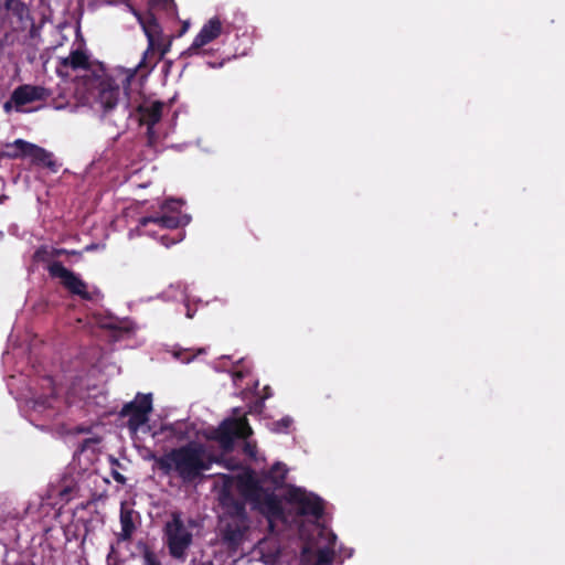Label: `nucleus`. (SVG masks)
I'll use <instances>...</instances> for the list:
<instances>
[{"instance_id":"obj_20","label":"nucleus","mask_w":565,"mask_h":565,"mask_svg":"<svg viewBox=\"0 0 565 565\" xmlns=\"http://www.w3.org/2000/svg\"><path fill=\"white\" fill-rule=\"evenodd\" d=\"M19 142H26L23 139H17L13 142L4 143L0 149V158L17 159L20 157H26L28 149L24 146L18 145Z\"/></svg>"},{"instance_id":"obj_4","label":"nucleus","mask_w":565,"mask_h":565,"mask_svg":"<svg viewBox=\"0 0 565 565\" xmlns=\"http://www.w3.org/2000/svg\"><path fill=\"white\" fill-rule=\"evenodd\" d=\"M253 434L246 417L224 419L214 430L212 439L218 443L220 447L230 451L234 447L235 439H246Z\"/></svg>"},{"instance_id":"obj_19","label":"nucleus","mask_w":565,"mask_h":565,"mask_svg":"<svg viewBox=\"0 0 565 565\" xmlns=\"http://www.w3.org/2000/svg\"><path fill=\"white\" fill-rule=\"evenodd\" d=\"M288 469L285 463L276 462L265 475V479L270 481L275 488H281L285 484Z\"/></svg>"},{"instance_id":"obj_26","label":"nucleus","mask_w":565,"mask_h":565,"mask_svg":"<svg viewBox=\"0 0 565 565\" xmlns=\"http://www.w3.org/2000/svg\"><path fill=\"white\" fill-rule=\"evenodd\" d=\"M182 238H183V234L182 233H178L177 236L161 235L160 242L166 247H170V246L181 242Z\"/></svg>"},{"instance_id":"obj_34","label":"nucleus","mask_w":565,"mask_h":565,"mask_svg":"<svg viewBox=\"0 0 565 565\" xmlns=\"http://www.w3.org/2000/svg\"><path fill=\"white\" fill-rule=\"evenodd\" d=\"M335 539H337L335 535L332 534V543L335 541Z\"/></svg>"},{"instance_id":"obj_7","label":"nucleus","mask_w":565,"mask_h":565,"mask_svg":"<svg viewBox=\"0 0 565 565\" xmlns=\"http://www.w3.org/2000/svg\"><path fill=\"white\" fill-rule=\"evenodd\" d=\"M51 96V92L39 85L23 84L18 86L3 105L6 113L14 108L18 113L24 111V106L34 102H45Z\"/></svg>"},{"instance_id":"obj_1","label":"nucleus","mask_w":565,"mask_h":565,"mask_svg":"<svg viewBox=\"0 0 565 565\" xmlns=\"http://www.w3.org/2000/svg\"><path fill=\"white\" fill-rule=\"evenodd\" d=\"M152 458L163 476L177 479L185 487L201 483L212 467L205 449L196 443L171 448L161 456L152 455Z\"/></svg>"},{"instance_id":"obj_17","label":"nucleus","mask_w":565,"mask_h":565,"mask_svg":"<svg viewBox=\"0 0 565 565\" xmlns=\"http://www.w3.org/2000/svg\"><path fill=\"white\" fill-rule=\"evenodd\" d=\"M163 106V103L160 100L152 102L149 105H139L137 111L139 114L140 124L149 126V130L151 131V126H156L161 120Z\"/></svg>"},{"instance_id":"obj_16","label":"nucleus","mask_w":565,"mask_h":565,"mask_svg":"<svg viewBox=\"0 0 565 565\" xmlns=\"http://www.w3.org/2000/svg\"><path fill=\"white\" fill-rule=\"evenodd\" d=\"M140 518L139 513L134 509H129L125 502L120 507V526L121 532L118 536L119 541H130L136 531V521Z\"/></svg>"},{"instance_id":"obj_18","label":"nucleus","mask_w":565,"mask_h":565,"mask_svg":"<svg viewBox=\"0 0 565 565\" xmlns=\"http://www.w3.org/2000/svg\"><path fill=\"white\" fill-rule=\"evenodd\" d=\"M6 7L12 13V15L20 21L22 28H25L26 23H29L31 26L34 25V20L31 15L30 9L23 1L6 0Z\"/></svg>"},{"instance_id":"obj_8","label":"nucleus","mask_w":565,"mask_h":565,"mask_svg":"<svg viewBox=\"0 0 565 565\" xmlns=\"http://www.w3.org/2000/svg\"><path fill=\"white\" fill-rule=\"evenodd\" d=\"M286 499L289 503L298 505V513L301 515H311L320 519L323 515L324 507L322 500L312 493H307L303 489L290 487Z\"/></svg>"},{"instance_id":"obj_28","label":"nucleus","mask_w":565,"mask_h":565,"mask_svg":"<svg viewBox=\"0 0 565 565\" xmlns=\"http://www.w3.org/2000/svg\"><path fill=\"white\" fill-rule=\"evenodd\" d=\"M111 476L118 483L124 484L126 482V478L118 471H113Z\"/></svg>"},{"instance_id":"obj_6","label":"nucleus","mask_w":565,"mask_h":565,"mask_svg":"<svg viewBox=\"0 0 565 565\" xmlns=\"http://www.w3.org/2000/svg\"><path fill=\"white\" fill-rule=\"evenodd\" d=\"M152 412V394L138 393L134 401L126 403L119 412L120 417L128 418V428L138 430L149 420Z\"/></svg>"},{"instance_id":"obj_29","label":"nucleus","mask_w":565,"mask_h":565,"mask_svg":"<svg viewBox=\"0 0 565 565\" xmlns=\"http://www.w3.org/2000/svg\"><path fill=\"white\" fill-rule=\"evenodd\" d=\"M52 253H53V258L54 257H58L61 255H64L66 254V249H63V248H52Z\"/></svg>"},{"instance_id":"obj_21","label":"nucleus","mask_w":565,"mask_h":565,"mask_svg":"<svg viewBox=\"0 0 565 565\" xmlns=\"http://www.w3.org/2000/svg\"><path fill=\"white\" fill-rule=\"evenodd\" d=\"M222 519H239L248 521L245 504L238 500H232L231 503L227 504L226 512L224 513V516Z\"/></svg>"},{"instance_id":"obj_33","label":"nucleus","mask_w":565,"mask_h":565,"mask_svg":"<svg viewBox=\"0 0 565 565\" xmlns=\"http://www.w3.org/2000/svg\"><path fill=\"white\" fill-rule=\"evenodd\" d=\"M186 28H188V24L185 23V24L183 25V30H182V31L184 32V31L186 30Z\"/></svg>"},{"instance_id":"obj_35","label":"nucleus","mask_w":565,"mask_h":565,"mask_svg":"<svg viewBox=\"0 0 565 565\" xmlns=\"http://www.w3.org/2000/svg\"><path fill=\"white\" fill-rule=\"evenodd\" d=\"M29 565H38V564H35L34 562H31Z\"/></svg>"},{"instance_id":"obj_15","label":"nucleus","mask_w":565,"mask_h":565,"mask_svg":"<svg viewBox=\"0 0 565 565\" xmlns=\"http://www.w3.org/2000/svg\"><path fill=\"white\" fill-rule=\"evenodd\" d=\"M222 32V23L218 18L210 19L200 30L198 35L194 38L190 51L195 52L202 46L209 44L213 40L220 36Z\"/></svg>"},{"instance_id":"obj_32","label":"nucleus","mask_w":565,"mask_h":565,"mask_svg":"<svg viewBox=\"0 0 565 565\" xmlns=\"http://www.w3.org/2000/svg\"><path fill=\"white\" fill-rule=\"evenodd\" d=\"M163 429H164V430H169V431H171V434H175L174 428H173V426H171V425H170V426L164 427Z\"/></svg>"},{"instance_id":"obj_5","label":"nucleus","mask_w":565,"mask_h":565,"mask_svg":"<svg viewBox=\"0 0 565 565\" xmlns=\"http://www.w3.org/2000/svg\"><path fill=\"white\" fill-rule=\"evenodd\" d=\"M47 271L52 278H58L65 289L71 294L81 297L83 300L92 301L100 294L97 289L88 291L87 284L58 260L49 264Z\"/></svg>"},{"instance_id":"obj_25","label":"nucleus","mask_w":565,"mask_h":565,"mask_svg":"<svg viewBox=\"0 0 565 565\" xmlns=\"http://www.w3.org/2000/svg\"><path fill=\"white\" fill-rule=\"evenodd\" d=\"M275 431L287 433L289 427L292 425V419L289 416H285L281 419L275 422Z\"/></svg>"},{"instance_id":"obj_14","label":"nucleus","mask_w":565,"mask_h":565,"mask_svg":"<svg viewBox=\"0 0 565 565\" xmlns=\"http://www.w3.org/2000/svg\"><path fill=\"white\" fill-rule=\"evenodd\" d=\"M18 145L26 147V157H30L34 164L45 167L54 173L58 171L61 164L54 159L52 152L31 142H19Z\"/></svg>"},{"instance_id":"obj_30","label":"nucleus","mask_w":565,"mask_h":565,"mask_svg":"<svg viewBox=\"0 0 565 565\" xmlns=\"http://www.w3.org/2000/svg\"><path fill=\"white\" fill-rule=\"evenodd\" d=\"M147 136L149 141L151 142L156 136L154 126H151V131L149 130V126H147Z\"/></svg>"},{"instance_id":"obj_3","label":"nucleus","mask_w":565,"mask_h":565,"mask_svg":"<svg viewBox=\"0 0 565 565\" xmlns=\"http://www.w3.org/2000/svg\"><path fill=\"white\" fill-rule=\"evenodd\" d=\"M243 493L269 519H279L284 515V509L278 497L273 490L264 488L258 479L248 477L243 482Z\"/></svg>"},{"instance_id":"obj_11","label":"nucleus","mask_w":565,"mask_h":565,"mask_svg":"<svg viewBox=\"0 0 565 565\" xmlns=\"http://www.w3.org/2000/svg\"><path fill=\"white\" fill-rule=\"evenodd\" d=\"M248 530V521L221 519L220 533L223 542L231 548H236L244 540Z\"/></svg>"},{"instance_id":"obj_2","label":"nucleus","mask_w":565,"mask_h":565,"mask_svg":"<svg viewBox=\"0 0 565 565\" xmlns=\"http://www.w3.org/2000/svg\"><path fill=\"white\" fill-rule=\"evenodd\" d=\"M163 539L169 554L177 559L185 557L186 551L192 544V532L185 526L182 513L174 511L171 519L163 526Z\"/></svg>"},{"instance_id":"obj_23","label":"nucleus","mask_w":565,"mask_h":565,"mask_svg":"<svg viewBox=\"0 0 565 565\" xmlns=\"http://www.w3.org/2000/svg\"><path fill=\"white\" fill-rule=\"evenodd\" d=\"M183 202L181 200L168 199L160 205V212L169 214H182L181 206Z\"/></svg>"},{"instance_id":"obj_12","label":"nucleus","mask_w":565,"mask_h":565,"mask_svg":"<svg viewBox=\"0 0 565 565\" xmlns=\"http://www.w3.org/2000/svg\"><path fill=\"white\" fill-rule=\"evenodd\" d=\"M190 221L191 217L186 214H169L159 211L153 215L142 216L139 220V226L147 228L150 224H153L160 228L177 230L188 225Z\"/></svg>"},{"instance_id":"obj_10","label":"nucleus","mask_w":565,"mask_h":565,"mask_svg":"<svg viewBox=\"0 0 565 565\" xmlns=\"http://www.w3.org/2000/svg\"><path fill=\"white\" fill-rule=\"evenodd\" d=\"M121 89L111 77H104L98 82L96 102L105 115H108L118 105Z\"/></svg>"},{"instance_id":"obj_27","label":"nucleus","mask_w":565,"mask_h":565,"mask_svg":"<svg viewBox=\"0 0 565 565\" xmlns=\"http://www.w3.org/2000/svg\"><path fill=\"white\" fill-rule=\"evenodd\" d=\"M143 565H162L159 561L158 556L152 552L147 550L143 553Z\"/></svg>"},{"instance_id":"obj_31","label":"nucleus","mask_w":565,"mask_h":565,"mask_svg":"<svg viewBox=\"0 0 565 565\" xmlns=\"http://www.w3.org/2000/svg\"><path fill=\"white\" fill-rule=\"evenodd\" d=\"M8 200V196L6 194L0 195V204H3Z\"/></svg>"},{"instance_id":"obj_13","label":"nucleus","mask_w":565,"mask_h":565,"mask_svg":"<svg viewBox=\"0 0 565 565\" xmlns=\"http://www.w3.org/2000/svg\"><path fill=\"white\" fill-rule=\"evenodd\" d=\"M90 63L88 55L83 50H73L66 57L60 58L56 72L60 76H68V70H89Z\"/></svg>"},{"instance_id":"obj_22","label":"nucleus","mask_w":565,"mask_h":565,"mask_svg":"<svg viewBox=\"0 0 565 565\" xmlns=\"http://www.w3.org/2000/svg\"><path fill=\"white\" fill-rule=\"evenodd\" d=\"M334 551L329 547L319 548L316 556L315 565H332Z\"/></svg>"},{"instance_id":"obj_9","label":"nucleus","mask_w":565,"mask_h":565,"mask_svg":"<svg viewBox=\"0 0 565 565\" xmlns=\"http://www.w3.org/2000/svg\"><path fill=\"white\" fill-rule=\"evenodd\" d=\"M143 31L148 40V49L143 54L142 61L139 63V67L147 64V58L149 54H154L158 52L159 55L154 62V64L163 58L167 52L170 49V42L166 43L161 36V28L154 18H151L146 24H143Z\"/></svg>"},{"instance_id":"obj_24","label":"nucleus","mask_w":565,"mask_h":565,"mask_svg":"<svg viewBox=\"0 0 565 565\" xmlns=\"http://www.w3.org/2000/svg\"><path fill=\"white\" fill-rule=\"evenodd\" d=\"M32 258L34 263H49L53 258L52 248L42 245L34 252Z\"/></svg>"}]
</instances>
